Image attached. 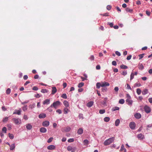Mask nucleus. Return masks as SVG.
Segmentation results:
<instances>
[{
    "mask_svg": "<svg viewBox=\"0 0 152 152\" xmlns=\"http://www.w3.org/2000/svg\"><path fill=\"white\" fill-rule=\"evenodd\" d=\"M46 116V114L45 113H42L40 114L39 115V118H44Z\"/></svg>",
    "mask_w": 152,
    "mask_h": 152,
    "instance_id": "obj_14",
    "label": "nucleus"
},
{
    "mask_svg": "<svg viewBox=\"0 0 152 152\" xmlns=\"http://www.w3.org/2000/svg\"><path fill=\"white\" fill-rule=\"evenodd\" d=\"M40 131L42 133H45L47 131L46 129L44 127H42L40 129Z\"/></svg>",
    "mask_w": 152,
    "mask_h": 152,
    "instance_id": "obj_19",
    "label": "nucleus"
},
{
    "mask_svg": "<svg viewBox=\"0 0 152 152\" xmlns=\"http://www.w3.org/2000/svg\"><path fill=\"white\" fill-rule=\"evenodd\" d=\"M84 85V83H83L81 82L78 84V87L81 88V87H82Z\"/></svg>",
    "mask_w": 152,
    "mask_h": 152,
    "instance_id": "obj_42",
    "label": "nucleus"
},
{
    "mask_svg": "<svg viewBox=\"0 0 152 152\" xmlns=\"http://www.w3.org/2000/svg\"><path fill=\"white\" fill-rule=\"evenodd\" d=\"M110 120V118L109 117H105L104 118V121L106 122H108Z\"/></svg>",
    "mask_w": 152,
    "mask_h": 152,
    "instance_id": "obj_34",
    "label": "nucleus"
},
{
    "mask_svg": "<svg viewBox=\"0 0 152 152\" xmlns=\"http://www.w3.org/2000/svg\"><path fill=\"white\" fill-rule=\"evenodd\" d=\"M94 102L93 101H90L88 102L86 104V106L89 107H90L92 106L94 104Z\"/></svg>",
    "mask_w": 152,
    "mask_h": 152,
    "instance_id": "obj_16",
    "label": "nucleus"
},
{
    "mask_svg": "<svg viewBox=\"0 0 152 152\" xmlns=\"http://www.w3.org/2000/svg\"><path fill=\"white\" fill-rule=\"evenodd\" d=\"M115 53L116 55L118 56H120L121 55L120 53L118 51H116L115 52Z\"/></svg>",
    "mask_w": 152,
    "mask_h": 152,
    "instance_id": "obj_61",
    "label": "nucleus"
},
{
    "mask_svg": "<svg viewBox=\"0 0 152 152\" xmlns=\"http://www.w3.org/2000/svg\"><path fill=\"white\" fill-rule=\"evenodd\" d=\"M64 105L66 107H68L69 106V104L68 102L66 101H64Z\"/></svg>",
    "mask_w": 152,
    "mask_h": 152,
    "instance_id": "obj_33",
    "label": "nucleus"
},
{
    "mask_svg": "<svg viewBox=\"0 0 152 152\" xmlns=\"http://www.w3.org/2000/svg\"><path fill=\"white\" fill-rule=\"evenodd\" d=\"M102 84V87H103L105 86H109L110 84L109 83L106 82H101Z\"/></svg>",
    "mask_w": 152,
    "mask_h": 152,
    "instance_id": "obj_8",
    "label": "nucleus"
},
{
    "mask_svg": "<svg viewBox=\"0 0 152 152\" xmlns=\"http://www.w3.org/2000/svg\"><path fill=\"white\" fill-rule=\"evenodd\" d=\"M107 98L106 97L104 98V101H103L102 102V104L104 105V106H106V103H107Z\"/></svg>",
    "mask_w": 152,
    "mask_h": 152,
    "instance_id": "obj_23",
    "label": "nucleus"
},
{
    "mask_svg": "<svg viewBox=\"0 0 152 152\" xmlns=\"http://www.w3.org/2000/svg\"><path fill=\"white\" fill-rule=\"evenodd\" d=\"M89 58L91 61L94 60V56L93 55H91L90 57Z\"/></svg>",
    "mask_w": 152,
    "mask_h": 152,
    "instance_id": "obj_53",
    "label": "nucleus"
},
{
    "mask_svg": "<svg viewBox=\"0 0 152 152\" xmlns=\"http://www.w3.org/2000/svg\"><path fill=\"white\" fill-rule=\"evenodd\" d=\"M100 66L99 65H97L96 66V69L99 70L100 69Z\"/></svg>",
    "mask_w": 152,
    "mask_h": 152,
    "instance_id": "obj_64",
    "label": "nucleus"
},
{
    "mask_svg": "<svg viewBox=\"0 0 152 152\" xmlns=\"http://www.w3.org/2000/svg\"><path fill=\"white\" fill-rule=\"evenodd\" d=\"M138 68L140 70H142L144 68V66L142 64H139L138 65Z\"/></svg>",
    "mask_w": 152,
    "mask_h": 152,
    "instance_id": "obj_26",
    "label": "nucleus"
},
{
    "mask_svg": "<svg viewBox=\"0 0 152 152\" xmlns=\"http://www.w3.org/2000/svg\"><path fill=\"white\" fill-rule=\"evenodd\" d=\"M7 127H8V129L9 130H10L12 129V126L10 124H8L7 125Z\"/></svg>",
    "mask_w": 152,
    "mask_h": 152,
    "instance_id": "obj_50",
    "label": "nucleus"
},
{
    "mask_svg": "<svg viewBox=\"0 0 152 152\" xmlns=\"http://www.w3.org/2000/svg\"><path fill=\"white\" fill-rule=\"evenodd\" d=\"M83 129L81 128H80L77 130V133L79 134H81L83 133Z\"/></svg>",
    "mask_w": 152,
    "mask_h": 152,
    "instance_id": "obj_18",
    "label": "nucleus"
},
{
    "mask_svg": "<svg viewBox=\"0 0 152 152\" xmlns=\"http://www.w3.org/2000/svg\"><path fill=\"white\" fill-rule=\"evenodd\" d=\"M100 87H102L101 82L97 83L96 84V87L97 88H99Z\"/></svg>",
    "mask_w": 152,
    "mask_h": 152,
    "instance_id": "obj_27",
    "label": "nucleus"
},
{
    "mask_svg": "<svg viewBox=\"0 0 152 152\" xmlns=\"http://www.w3.org/2000/svg\"><path fill=\"white\" fill-rule=\"evenodd\" d=\"M107 88H102V91L103 92H106L107 91Z\"/></svg>",
    "mask_w": 152,
    "mask_h": 152,
    "instance_id": "obj_52",
    "label": "nucleus"
},
{
    "mask_svg": "<svg viewBox=\"0 0 152 152\" xmlns=\"http://www.w3.org/2000/svg\"><path fill=\"white\" fill-rule=\"evenodd\" d=\"M134 117L137 119H140L141 117V115L139 113H137L135 114Z\"/></svg>",
    "mask_w": 152,
    "mask_h": 152,
    "instance_id": "obj_11",
    "label": "nucleus"
},
{
    "mask_svg": "<svg viewBox=\"0 0 152 152\" xmlns=\"http://www.w3.org/2000/svg\"><path fill=\"white\" fill-rule=\"evenodd\" d=\"M21 110L20 109L19 110L17 111V112H14L13 114H17L18 115H20L21 114Z\"/></svg>",
    "mask_w": 152,
    "mask_h": 152,
    "instance_id": "obj_32",
    "label": "nucleus"
},
{
    "mask_svg": "<svg viewBox=\"0 0 152 152\" xmlns=\"http://www.w3.org/2000/svg\"><path fill=\"white\" fill-rule=\"evenodd\" d=\"M12 120L15 124H18L21 123V120L19 118H13Z\"/></svg>",
    "mask_w": 152,
    "mask_h": 152,
    "instance_id": "obj_3",
    "label": "nucleus"
},
{
    "mask_svg": "<svg viewBox=\"0 0 152 152\" xmlns=\"http://www.w3.org/2000/svg\"><path fill=\"white\" fill-rule=\"evenodd\" d=\"M107 24L109 25L110 27L111 28L113 27V23H109L108 22L107 23Z\"/></svg>",
    "mask_w": 152,
    "mask_h": 152,
    "instance_id": "obj_51",
    "label": "nucleus"
},
{
    "mask_svg": "<svg viewBox=\"0 0 152 152\" xmlns=\"http://www.w3.org/2000/svg\"><path fill=\"white\" fill-rule=\"evenodd\" d=\"M134 77V74L132 72L130 75V80H132Z\"/></svg>",
    "mask_w": 152,
    "mask_h": 152,
    "instance_id": "obj_47",
    "label": "nucleus"
},
{
    "mask_svg": "<svg viewBox=\"0 0 152 152\" xmlns=\"http://www.w3.org/2000/svg\"><path fill=\"white\" fill-rule=\"evenodd\" d=\"M64 113L66 114L68 113L69 111V109L67 108H65L64 110Z\"/></svg>",
    "mask_w": 152,
    "mask_h": 152,
    "instance_id": "obj_30",
    "label": "nucleus"
},
{
    "mask_svg": "<svg viewBox=\"0 0 152 152\" xmlns=\"http://www.w3.org/2000/svg\"><path fill=\"white\" fill-rule=\"evenodd\" d=\"M83 142L85 145H87L88 144L89 141L87 140L86 139L83 141Z\"/></svg>",
    "mask_w": 152,
    "mask_h": 152,
    "instance_id": "obj_29",
    "label": "nucleus"
},
{
    "mask_svg": "<svg viewBox=\"0 0 152 152\" xmlns=\"http://www.w3.org/2000/svg\"><path fill=\"white\" fill-rule=\"evenodd\" d=\"M120 122V121L119 119H117L115 121V125L116 126H118Z\"/></svg>",
    "mask_w": 152,
    "mask_h": 152,
    "instance_id": "obj_25",
    "label": "nucleus"
},
{
    "mask_svg": "<svg viewBox=\"0 0 152 152\" xmlns=\"http://www.w3.org/2000/svg\"><path fill=\"white\" fill-rule=\"evenodd\" d=\"M129 126L131 129H135V124L134 122H131L129 124Z\"/></svg>",
    "mask_w": 152,
    "mask_h": 152,
    "instance_id": "obj_5",
    "label": "nucleus"
},
{
    "mask_svg": "<svg viewBox=\"0 0 152 152\" xmlns=\"http://www.w3.org/2000/svg\"><path fill=\"white\" fill-rule=\"evenodd\" d=\"M144 55V54H140V55H139V59L140 60V59H141L143 57Z\"/></svg>",
    "mask_w": 152,
    "mask_h": 152,
    "instance_id": "obj_48",
    "label": "nucleus"
},
{
    "mask_svg": "<svg viewBox=\"0 0 152 152\" xmlns=\"http://www.w3.org/2000/svg\"><path fill=\"white\" fill-rule=\"evenodd\" d=\"M137 93L138 95H140L141 93V90L139 88L137 89Z\"/></svg>",
    "mask_w": 152,
    "mask_h": 152,
    "instance_id": "obj_40",
    "label": "nucleus"
},
{
    "mask_svg": "<svg viewBox=\"0 0 152 152\" xmlns=\"http://www.w3.org/2000/svg\"><path fill=\"white\" fill-rule=\"evenodd\" d=\"M41 92L42 93H45L47 92V90L46 89H43L41 90Z\"/></svg>",
    "mask_w": 152,
    "mask_h": 152,
    "instance_id": "obj_49",
    "label": "nucleus"
},
{
    "mask_svg": "<svg viewBox=\"0 0 152 152\" xmlns=\"http://www.w3.org/2000/svg\"><path fill=\"white\" fill-rule=\"evenodd\" d=\"M61 102L58 101L54 102L50 106V107H53L55 109H57L58 107L61 105Z\"/></svg>",
    "mask_w": 152,
    "mask_h": 152,
    "instance_id": "obj_2",
    "label": "nucleus"
},
{
    "mask_svg": "<svg viewBox=\"0 0 152 152\" xmlns=\"http://www.w3.org/2000/svg\"><path fill=\"white\" fill-rule=\"evenodd\" d=\"M101 15H102L103 16H109V13H104L103 14H101Z\"/></svg>",
    "mask_w": 152,
    "mask_h": 152,
    "instance_id": "obj_46",
    "label": "nucleus"
},
{
    "mask_svg": "<svg viewBox=\"0 0 152 152\" xmlns=\"http://www.w3.org/2000/svg\"><path fill=\"white\" fill-rule=\"evenodd\" d=\"M120 67L121 68L124 69H126L128 68V67L126 66L124 64L121 65L120 66Z\"/></svg>",
    "mask_w": 152,
    "mask_h": 152,
    "instance_id": "obj_28",
    "label": "nucleus"
},
{
    "mask_svg": "<svg viewBox=\"0 0 152 152\" xmlns=\"http://www.w3.org/2000/svg\"><path fill=\"white\" fill-rule=\"evenodd\" d=\"M23 110L24 111H26L27 110V105H25L24 106L23 108H22Z\"/></svg>",
    "mask_w": 152,
    "mask_h": 152,
    "instance_id": "obj_56",
    "label": "nucleus"
},
{
    "mask_svg": "<svg viewBox=\"0 0 152 152\" xmlns=\"http://www.w3.org/2000/svg\"><path fill=\"white\" fill-rule=\"evenodd\" d=\"M53 139V137H50L48 139L47 142L48 143L52 141Z\"/></svg>",
    "mask_w": 152,
    "mask_h": 152,
    "instance_id": "obj_55",
    "label": "nucleus"
},
{
    "mask_svg": "<svg viewBox=\"0 0 152 152\" xmlns=\"http://www.w3.org/2000/svg\"><path fill=\"white\" fill-rule=\"evenodd\" d=\"M112 64L114 66H116L117 65L116 62L115 61H113L112 62Z\"/></svg>",
    "mask_w": 152,
    "mask_h": 152,
    "instance_id": "obj_57",
    "label": "nucleus"
},
{
    "mask_svg": "<svg viewBox=\"0 0 152 152\" xmlns=\"http://www.w3.org/2000/svg\"><path fill=\"white\" fill-rule=\"evenodd\" d=\"M119 110V108L117 107H113L112 109V110L113 111H115L116 110Z\"/></svg>",
    "mask_w": 152,
    "mask_h": 152,
    "instance_id": "obj_36",
    "label": "nucleus"
},
{
    "mask_svg": "<svg viewBox=\"0 0 152 152\" xmlns=\"http://www.w3.org/2000/svg\"><path fill=\"white\" fill-rule=\"evenodd\" d=\"M50 123L48 121H45L42 123V125L45 127H47L49 125Z\"/></svg>",
    "mask_w": 152,
    "mask_h": 152,
    "instance_id": "obj_6",
    "label": "nucleus"
},
{
    "mask_svg": "<svg viewBox=\"0 0 152 152\" xmlns=\"http://www.w3.org/2000/svg\"><path fill=\"white\" fill-rule=\"evenodd\" d=\"M144 109L147 113H149L151 112L150 108L147 105L145 106Z\"/></svg>",
    "mask_w": 152,
    "mask_h": 152,
    "instance_id": "obj_7",
    "label": "nucleus"
},
{
    "mask_svg": "<svg viewBox=\"0 0 152 152\" xmlns=\"http://www.w3.org/2000/svg\"><path fill=\"white\" fill-rule=\"evenodd\" d=\"M125 10L127 12H129L130 13H132L133 12V10L132 9H130L129 7L126 8L125 9Z\"/></svg>",
    "mask_w": 152,
    "mask_h": 152,
    "instance_id": "obj_20",
    "label": "nucleus"
},
{
    "mask_svg": "<svg viewBox=\"0 0 152 152\" xmlns=\"http://www.w3.org/2000/svg\"><path fill=\"white\" fill-rule=\"evenodd\" d=\"M74 141V140L72 138H71V139H69L68 140V141L69 142H73Z\"/></svg>",
    "mask_w": 152,
    "mask_h": 152,
    "instance_id": "obj_60",
    "label": "nucleus"
},
{
    "mask_svg": "<svg viewBox=\"0 0 152 152\" xmlns=\"http://www.w3.org/2000/svg\"><path fill=\"white\" fill-rule=\"evenodd\" d=\"M124 102V100L123 99H120L119 101V103L121 104H123Z\"/></svg>",
    "mask_w": 152,
    "mask_h": 152,
    "instance_id": "obj_39",
    "label": "nucleus"
},
{
    "mask_svg": "<svg viewBox=\"0 0 152 152\" xmlns=\"http://www.w3.org/2000/svg\"><path fill=\"white\" fill-rule=\"evenodd\" d=\"M131 57L132 56L131 55H130L127 57L126 59L128 60H129L131 59Z\"/></svg>",
    "mask_w": 152,
    "mask_h": 152,
    "instance_id": "obj_63",
    "label": "nucleus"
},
{
    "mask_svg": "<svg viewBox=\"0 0 152 152\" xmlns=\"http://www.w3.org/2000/svg\"><path fill=\"white\" fill-rule=\"evenodd\" d=\"M56 112L58 113L59 114H60L61 113V110L60 109H58L56 111Z\"/></svg>",
    "mask_w": 152,
    "mask_h": 152,
    "instance_id": "obj_62",
    "label": "nucleus"
},
{
    "mask_svg": "<svg viewBox=\"0 0 152 152\" xmlns=\"http://www.w3.org/2000/svg\"><path fill=\"white\" fill-rule=\"evenodd\" d=\"M7 130V128L5 127H3L2 129V131L5 133H6Z\"/></svg>",
    "mask_w": 152,
    "mask_h": 152,
    "instance_id": "obj_45",
    "label": "nucleus"
},
{
    "mask_svg": "<svg viewBox=\"0 0 152 152\" xmlns=\"http://www.w3.org/2000/svg\"><path fill=\"white\" fill-rule=\"evenodd\" d=\"M35 104L34 103H33L32 104H30L29 105V107L33 109L35 107Z\"/></svg>",
    "mask_w": 152,
    "mask_h": 152,
    "instance_id": "obj_35",
    "label": "nucleus"
},
{
    "mask_svg": "<svg viewBox=\"0 0 152 152\" xmlns=\"http://www.w3.org/2000/svg\"><path fill=\"white\" fill-rule=\"evenodd\" d=\"M26 128L28 130H30L32 128V126L30 124H28L26 125Z\"/></svg>",
    "mask_w": 152,
    "mask_h": 152,
    "instance_id": "obj_15",
    "label": "nucleus"
},
{
    "mask_svg": "<svg viewBox=\"0 0 152 152\" xmlns=\"http://www.w3.org/2000/svg\"><path fill=\"white\" fill-rule=\"evenodd\" d=\"M55 148H56V147L54 145H50L48 146V147L47 148L48 150H53V149H55Z\"/></svg>",
    "mask_w": 152,
    "mask_h": 152,
    "instance_id": "obj_13",
    "label": "nucleus"
},
{
    "mask_svg": "<svg viewBox=\"0 0 152 152\" xmlns=\"http://www.w3.org/2000/svg\"><path fill=\"white\" fill-rule=\"evenodd\" d=\"M10 149L11 150H13L15 149V144L14 143L12 144L10 146Z\"/></svg>",
    "mask_w": 152,
    "mask_h": 152,
    "instance_id": "obj_22",
    "label": "nucleus"
},
{
    "mask_svg": "<svg viewBox=\"0 0 152 152\" xmlns=\"http://www.w3.org/2000/svg\"><path fill=\"white\" fill-rule=\"evenodd\" d=\"M11 92V89L10 88H8L6 91V93L7 94H9Z\"/></svg>",
    "mask_w": 152,
    "mask_h": 152,
    "instance_id": "obj_44",
    "label": "nucleus"
},
{
    "mask_svg": "<svg viewBox=\"0 0 152 152\" xmlns=\"http://www.w3.org/2000/svg\"><path fill=\"white\" fill-rule=\"evenodd\" d=\"M8 136L11 139H12L14 138V136L12 134H11L10 133L8 134Z\"/></svg>",
    "mask_w": 152,
    "mask_h": 152,
    "instance_id": "obj_38",
    "label": "nucleus"
},
{
    "mask_svg": "<svg viewBox=\"0 0 152 152\" xmlns=\"http://www.w3.org/2000/svg\"><path fill=\"white\" fill-rule=\"evenodd\" d=\"M32 89L34 91H37L38 90V88L36 86H34L33 87Z\"/></svg>",
    "mask_w": 152,
    "mask_h": 152,
    "instance_id": "obj_59",
    "label": "nucleus"
},
{
    "mask_svg": "<svg viewBox=\"0 0 152 152\" xmlns=\"http://www.w3.org/2000/svg\"><path fill=\"white\" fill-rule=\"evenodd\" d=\"M52 94H54L57 91V89L55 87H52Z\"/></svg>",
    "mask_w": 152,
    "mask_h": 152,
    "instance_id": "obj_17",
    "label": "nucleus"
},
{
    "mask_svg": "<svg viewBox=\"0 0 152 152\" xmlns=\"http://www.w3.org/2000/svg\"><path fill=\"white\" fill-rule=\"evenodd\" d=\"M105 112V110H100L99 111V113L100 114H103Z\"/></svg>",
    "mask_w": 152,
    "mask_h": 152,
    "instance_id": "obj_43",
    "label": "nucleus"
},
{
    "mask_svg": "<svg viewBox=\"0 0 152 152\" xmlns=\"http://www.w3.org/2000/svg\"><path fill=\"white\" fill-rule=\"evenodd\" d=\"M61 97L65 99H66L67 98V96L66 94H63L61 96Z\"/></svg>",
    "mask_w": 152,
    "mask_h": 152,
    "instance_id": "obj_41",
    "label": "nucleus"
},
{
    "mask_svg": "<svg viewBox=\"0 0 152 152\" xmlns=\"http://www.w3.org/2000/svg\"><path fill=\"white\" fill-rule=\"evenodd\" d=\"M126 101L129 105H132V104L133 101L131 100L130 99H127Z\"/></svg>",
    "mask_w": 152,
    "mask_h": 152,
    "instance_id": "obj_12",
    "label": "nucleus"
},
{
    "mask_svg": "<svg viewBox=\"0 0 152 152\" xmlns=\"http://www.w3.org/2000/svg\"><path fill=\"white\" fill-rule=\"evenodd\" d=\"M114 137H113L106 140L104 142V144L105 145H107L111 143L114 140Z\"/></svg>",
    "mask_w": 152,
    "mask_h": 152,
    "instance_id": "obj_1",
    "label": "nucleus"
},
{
    "mask_svg": "<svg viewBox=\"0 0 152 152\" xmlns=\"http://www.w3.org/2000/svg\"><path fill=\"white\" fill-rule=\"evenodd\" d=\"M126 88L127 89H130V90H132V88L130 87V86H129V84H127V87H126Z\"/></svg>",
    "mask_w": 152,
    "mask_h": 152,
    "instance_id": "obj_58",
    "label": "nucleus"
},
{
    "mask_svg": "<svg viewBox=\"0 0 152 152\" xmlns=\"http://www.w3.org/2000/svg\"><path fill=\"white\" fill-rule=\"evenodd\" d=\"M111 8V6L110 5H108L107 7V9L108 10H110Z\"/></svg>",
    "mask_w": 152,
    "mask_h": 152,
    "instance_id": "obj_54",
    "label": "nucleus"
},
{
    "mask_svg": "<svg viewBox=\"0 0 152 152\" xmlns=\"http://www.w3.org/2000/svg\"><path fill=\"white\" fill-rule=\"evenodd\" d=\"M50 100L49 99H46L43 102V104H49L50 103Z\"/></svg>",
    "mask_w": 152,
    "mask_h": 152,
    "instance_id": "obj_21",
    "label": "nucleus"
},
{
    "mask_svg": "<svg viewBox=\"0 0 152 152\" xmlns=\"http://www.w3.org/2000/svg\"><path fill=\"white\" fill-rule=\"evenodd\" d=\"M137 137L140 140H142L144 138V136L142 134L140 133L137 135Z\"/></svg>",
    "mask_w": 152,
    "mask_h": 152,
    "instance_id": "obj_10",
    "label": "nucleus"
},
{
    "mask_svg": "<svg viewBox=\"0 0 152 152\" xmlns=\"http://www.w3.org/2000/svg\"><path fill=\"white\" fill-rule=\"evenodd\" d=\"M121 151H124V152H126V148H124V146L123 145H122L121 146Z\"/></svg>",
    "mask_w": 152,
    "mask_h": 152,
    "instance_id": "obj_31",
    "label": "nucleus"
},
{
    "mask_svg": "<svg viewBox=\"0 0 152 152\" xmlns=\"http://www.w3.org/2000/svg\"><path fill=\"white\" fill-rule=\"evenodd\" d=\"M67 150L68 151H71V152H75V149L73 148L70 146H68L67 147Z\"/></svg>",
    "mask_w": 152,
    "mask_h": 152,
    "instance_id": "obj_9",
    "label": "nucleus"
},
{
    "mask_svg": "<svg viewBox=\"0 0 152 152\" xmlns=\"http://www.w3.org/2000/svg\"><path fill=\"white\" fill-rule=\"evenodd\" d=\"M8 117H6L3 119L2 121L3 122H6L8 121Z\"/></svg>",
    "mask_w": 152,
    "mask_h": 152,
    "instance_id": "obj_37",
    "label": "nucleus"
},
{
    "mask_svg": "<svg viewBox=\"0 0 152 152\" xmlns=\"http://www.w3.org/2000/svg\"><path fill=\"white\" fill-rule=\"evenodd\" d=\"M71 129V128L69 126H67L65 127H64L62 128L61 130V131L63 132H69Z\"/></svg>",
    "mask_w": 152,
    "mask_h": 152,
    "instance_id": "obj_4",
    "label": "nucleus"
},
{
    "mask_svg": "<svg viewBox=\"0 0 152 152\" xmlns=\"http://www.w3.org/2000/svg\"><path fill=\"white\" fill-rule=\"evenodd\" d=\"M148 93V90L147 89H145L143 90L142 91V94L143 95H145Z\"/></svg>",
    "mask_w": 152,
    "mask_h": 152,
    "instance_id": "obj_24",
    "label": "nucleus"
}]
</instances>
